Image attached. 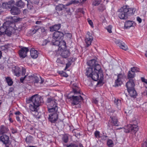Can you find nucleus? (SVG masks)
<instances>
[{
    "instance_id": "f257e3e1",
    "label": "nucleus",
    "mask_w": 147,
    "mask_h": 147,
    "mask_svg": "<svg viewBox=\"0 0 147 147\" xmlns=\"http://www.w3.org/2000/svg\"><path fill=\"white\" fill-rule=\"evenodd\" d=\"M90 67L87 68L85 74L89 77H90L95 81L99 80V76H102V70L100 65L94 59H92L87 62Z\"/></svg>"
},
{
    "instance_id": "f03ea898",
    "label": "nucleus",
    "mask_w": 147,
    "mask_h": 147,
    "mask_svg": "<svg viewBox=\"0 0 147 147\" xmlns=\"http://www.w3.org/2000/svg\"><path fill=\"white\" fill-rule=\"evenodd\" d=\"M43 100L40 96L37 94L32 96L26 99L27 104H29V109L32 112L37 111V108L40 105Z\"/></svg>"
},
{
    "instance_id": "7ed1b4c3",
    "label": "nucleus",
    "mask_w": 147,
    "mask_h": 147,
    "mask_svg": "<svg viewBox=\"0 0 147 147\" xmlns=\"http://www.w3.org/2000/svg\"><path fill=\"white\" fill-rule=\"evenodd\" d=\"M135 10V8L128 5H123L119 10L118 16L121 19L126 20L134 13Z\"/></svg>"
},
{
    "instance_id": "20e7f679",
    "label": "nucleus",
    "mask_w": 147,
    "mask_h": 147,
    "mask_svg": "<svg viewBox=\"0 0 147 147\" xmlns=\"http://www.w3.org/2000/svg\"><path fill=\"white\" fill-rule=\"evenodd\" d=\"M14 26L15 25L13 22L6 21L3 24V26L0 27V35L5 34L10 36L13 29V26Z\"/></svg>"
},
{
    "instance_id": "39448f33",
    "label": "nucleus",
    "mask_w": 147,
    "mask_h": 147,
    "mask_svg": "<svg viewBox=\"0 0 147 147\" xmlns=\"http://www.w3.org/2000/svg\"><path fill=\"white\" fill-rule=\"evenodd\" d=\"M133 123L128 124L122 128L125 133H131L132 134H135L139 129L138 123L136 120L133 121Z\"/></svg>"
},
{
    "instance_id": "423d86ee",
    "label": "nucleus",
    "mask_w": 147,
    "mask_h": 147,
    "mask_svg": "<svg viewBox=\"0 0 147 147\" xmlns=\"http://www.w3.org/2000/svg\"><path fill=\"white\" fill-rule=\"evenodd\" d=\"M134 82L132 80H130L126 83L125 86L129 96L131 97L135 98L137 96L136 91L134 88Z\"/></svg>"
},
{
    "instance_id": "0eeeda50",
    "label": "nucleus",
    "mask_w": 147,
    "mask_h": 147,
    "mask_svg": "<svg viewBox=\"0 0 147 147\" xmlns=\"http://www.w3.org/2000/svg\"><path fill=\"white\" fill-rule=\"evenodd\" d=\"M68 98L70 99L71 105L72 106L78 105L83 100V98L80 95L76 96L73 95L68 97Z\"/></svg>"
},
{
    "instance_id": "6e6552de",
    "label": "nucleus",
    "mask_w": 147,
    "mask_h": 147,
    "mask_svg": "<svg viewBox=\"0 0 147 147\" xmlns=\"http://www.w3.org/2000/svg\"><path fill=\"white\" fill-rule=\"evenodd\" d=\"M52 43L53 45H56L58 47V51L64 50L66 48L65 42L64 40H52Z\"/></svg>"
},
{
    "instance_id": "1a4fd4ad",
    "label": "nucleus",
    "mask_w": 147,
    "mask_h": 147,
    "mask_svg": "<svg viewBox=\"0 0 147 147\" xmlns=\"http://www.w3.org/2000/svg\"><path fill=\"white\" fill-rule=\"evenodd\" d=\"M0 141L5 145V147H13V146L10 142L9 137L6 135H0Z\"/></svg>"
},
{
    "instance_id": "9d476101",
    "label": "nucleus",
    "mask_w": 147,
    "mask_h": 147,
    "mask_svg": "<svg viewBox=\"0 0 147 147\" xmlns=\"http://www.w3.org/2000/svg\"><path fill=\"white\" fill-rule=\"evenodd\" d=\"M49 112L57 111L58 107L57 103L54 100H51L49 103L48 107Z\"/></svg>"
},
{
    "instance_id": "9b49d317",
    "label": "nucleus",
    "mask_w": 147,
    "mask_h": 147,
    "mask_svg": "<svg viewBox=\"0 0 147 147\" xmlns=\"http://www.w3.org/2000/svg\"><path fill=\"white\" fill-rule=\"evenodd\" d=\"M64 37V34L63 32L57 31L54 32L53 35V40L54 41H59L62 40Z\"/></svg>"
},
{
    "instance_id": "f8f14e48",
    "label": "nucleus",
    "mask_w": 147,
    "mask_h": 147,
    "mask_svg": "<svg viewBox=\"0 0 147 147\" xmlns=\"http://www.w3.org/2000/svg\"><path fill=\"white\" fill-rule=\"evenodd\" d=\"M57 111H53L49 112L50 114L48 118L49 121L52 123H53L56 122L58 118Z\"/></svg>"
},
{
    "instance_id": "ddd939ff",
    "label": "nucleus",
    "mask_w": 147,
    "mask_h": 147,
    "mask_svg": "<svg viewBox=\"0 0 147 147\" xmlns=\"http://www.w3.org/2000/svg\"><path fill=\"white\" fill-rule=\"evenodd\" d=\"M115 43L117 45L123 50L126 51L128 49V47L125 43L120 40H116Z\"/></svg>"
},
{
    "instance_id": "4468645a",
    "label": "nucleus",
    "mask_w": 147,
    "mask_h": 147,
    "mask_svg": "<svg viewBox=\"0 0 147 147\" xmlns=\"http://www.w3.org/2000/svg\"><path fill=\"white\" fill-rule=\"evenodd\" d=\"M109 122L112 126H118L119 125L118 119L116 116H111Z\"/></svg>"
},
{
    "instance_id": "2eb2a0df",
    "label": "nucleus",
    "mask_w": 147,
    "mask_h": 147,
    "mask_svg": "<svg viewBox=\"0 0 147 147\" xmlns=\"http://www.w3.org/2000/svg\"><path fill=\"white\" fill-rule=\"evenodd\" d=\"M124 77V75L122 74H119L117 75V78L115 80V86L118 87L122 84V80Z\"/></svg>"
},
{
    "instance_id": "dca6fc26",
    "label": "nucleus",
    "mask_w": 147,
    "mask_h": 147,
    "mask_svg": "<svg viewBox=\"0 0 147 147\" xmlns=\"http://www.w3.org/2000/svg\"><path fill=\"white\" fill-rule=\"evenodd\" d=\"M93 40V38L92 36L90 35V34H87L86 36L85 39V46L86 47H88L91 45V43Z\"/></svg>"
},
{
    "instance_id": "f3484780",
    "label": "nucleus",
    "mask_w": 147,
    "mask_h": 147,
    "mask_svg": "<svg viewBox=\"0 0 147 147\" xmlns=\"http://www.w3.org/2000/svg\"><path fill=\"white\" fill-rule=\"evenodd\" d=\"M15 2L13 0H11L8 2H5L3 3L2 7L7 9L11 8L15 4Z\"/></svg>"
},
{
    "instance_id": "a211bd4d",
    "label": "nucleus",
    "mask_w": 147,
    "mask_h": 147,
    "mask_svg": "<svg viewBox=\"0 0 147 147\" xmlns=\"http://www.w3.org/2000/svg\"><path fill=\"white\" fill-rule=\"evenodd\" d=\"M12 71L15 76L19 77L20 75L21 69L19 67L16 66L13 67Z\"/></svg>"
},
{
    "instance_id": "6ab92c4d",
    "label": "nucleus",
    "mask_w": 147,
    "mask_h": 147,
    "mask_svg": "<svg viewBox=\"0 0 147 147\" xmlns=\"http://www.w3.org/2000/svg\"><path fill=\"white\" fill-rule=\"evenodd\" d=\"M8 133H9V131L7 127L4 125H1L0 127V135Z\"/></svg>"
},
{
    "instance_id": "aec40b11",
    "label": "nucleus",
    "mask_w": 147,
    "mask_h": 147,
    "mask_svg": "<svg viewBox=\"0 0 147 147\" xmlns=\"http://www.w3.org/2000/svg\"><path fill=\"white\" fill-rule=\"evenodd\" d=\"M11 13L13 15H18L20 13V9L17 7L13 6L10 10Z\"/></svg>"
},
{
    "instance_id": "412c9836",
    "label": "nucleus",
    "mask_w": 147,
    "mask_h": 147,
    "mask_svg": "<svg viewBox=\"0 0 147 147\" xmlns=\"http://www.w3.org/2000/svg\"><path fill=\"white\" fill-rule=\"evenodd\" d=\"M72 88L74 95L80 94L79 88L78 87L76 83L73 84L72 86Z\"/></svg>"
},
{
    "instance_id": "4be33fe9",
    "label": "nucleus",
    "mask_w": 147,
    "mask_h": 147,
    "mask_svg": "<svg viewBox=\"0 0 147 147\" xmlns=\"http://www.w3.org/2000/svg\"><path fill=\"white\" fill-rule=\"evenodd\" d=\"M40 27L38 26H35L32 27L29 31V33L31 35H32L38 31Z\"/></svg>"
},
{
    "instance_id": "5701e85b",
    "label": "nucleus",
    "mask_w": 147,
    "mask_h": 147,
    "mask_svg": "<svg viewBox=\"0 0 147 147\" xmlns=\"http://www.w3.org/2000/svg\"><path fill=\"white\" fill-rule=\"evenodd\" d=\"M29 51L28 48L23 47L19 51V55H26L27 52Z\"/></svg>"
},
{
    "instance_id": "b1692460",
    "label": "nucleus",
    "mask_w": 147,
    "mask_h": 147,
    "mask_svg": "<svg viewBox=\"0 0 147 147\" xmlns=\"http://www.w3.org/2000/svg\"><path fill=\"white\" fill-rule=\"evenodd\" d=\"M61 27V26L60 24H55L53 26L50 27V31L51 32L57 31Z\"/></svg>"
},
{
    "instance_id": "393cba45",
    "label": "nucleus",
    "mask_w": 147,
    "mask_h": 147,
    "mask_svg": "<svg viewBox=\"0 0 147 147\" xmlns=\"http://www.w3.org/2000/svg\"><path fill=\"white\" fill-rule=\"evenodd\" d=\"M135 74L134 72L131 71H129L127 73V77L129 80H132L133 82H134V78L135 76Z\"/></svg>"
},
{
    "instance_id": "a878e982",
    "label": "nucleus",
    "mask_w": 147,
    "mask_h": 147,
    "mask_svg": "<svg viewBox=\"0 0 147 147\" xmlns=\"http://www.w3.org/2000/svg\"><path fill=\"white\" fill-rule=\"evenodd\" d=\"M61 56L62 57L57 59L56 62L59 64H63L65 63L64 58H66V56Z\"/></svg>"
},
{
    "instance_id": "bb28decb",
    "label": "nucleus",
    "mask_w": 147,
    "mask_h": 147,
    "mask_svg": "<svg viewBox=\"0 0 147 147\" xmlns=\"http://www.w3.org/2000/svg\"><path fill=\"white\" fill-rule=\"evenodd\" d=\"M133 22V21L130 20H127L126 21L124 25V27L125 28L128 29L131 27L132 26Z\"/></svg>"
},
{
    "instance_id": "cd10ccee",
    "label": "nucleus",
    "mask_w": 147,
    "mask_h": 147,
    "mask_svg": "<svg viewBox=\"0 0 147 147\" xmlns=\"http://www.w3.org/2000/svg\"><path fill=\"white\" fill-rule=\"evenodd\" d=\"M15 114L16 115V119L18 122H20V117L22 116V114L19 111H18L15 113Z\"/></svg>"
},
{
    "instance_id": "c85d7f7f",
    "label": "nucleus",
    "mask_w": 147,
    "mask_h": 147,
    "mask_svg": "<svg viewBox=\"0 0 147 147\" xmlns=\"http://www.w3.org/2000/svg\"><path fill=\"white\" fill-rule=\"evenodd\" d=\"M33 137L30 135L26 137V142L27 144L32 143L33 142Z\"/></svg>"
},
{
    "instance_id": "c756f323",
    "label": "nucleus",
    "mask_w": 147,
    "mask_h": 147,
    "mask_svg": "<svg viewBox=\"0 0 147 147\" xmlns=\"http://www.w3.org/2000/svg\"><path fill=\"white\" fill-rule=\"evenodd\" d=\"M66 59H67L68 62H70V63H71L76 60L75 58H74L72 57H71V56H66Z\"/></svg>"
},
{
    "instance_id": "7c9ffc66",
    "label": "nucleus",
    "mask_w": 147,
    "mask_h": 147,
    "mask_svg": "<svg viewBox=\"0 0 147 147\" xmlns=\"http://www.w3.org/2000/svg\"><path fill=\"white\" fill-rule=\"evenodd\" d=\"M69 140L68 136L67 134H65L63 135L62 138V140L65 143H67Z\"/></svg>"
},
{
    "instance_id": "2f4dec72",
    "label": "nucleus",
    "mask_w": 147,
    "mask_h": 147,
    "mask_svg": "<svg viewBox=\"0 0 147 147\" xmlns=\"http://www.w3.org/2000/svg\"><path fill=\"white\" fill-rule=\"evenodd\" d=\"M6 82L7 83L8 85L9 86H11L13 84V82L12 80L10 77H7L5 78Z\"/></svg>"
},
{
    "instance_id": "473e14b6",
    "label": "nucleus",
    "mask_w": 147,
    "mask_h": 147,
    "mask_svg": "<svg viewBox=\"0 0 147 147\" xmlns=\"http://www.w3.org/2000/svg\"><path fill=\"white\" fill-rule=\"evenodd\" d=\"M30 55H38L39 54L37 51L35 50L34 48L31 49L30 51Z\"/></svg>"
},
{
    "instance_id": "72a5a7b5",
    "label": "nucleus",
    "mask_w": 147,
    "mask_h": 147,
    "mask_svg": "<svg viewBox=\"0 0 147 147\" xmlns=\"http://www.w3.org/2000/svg\"><path fill=\"white\" fill-rule=\"evenodd\" d=\"M64 5L62 4H60L57 5L56 7L57 11H60L62 10L64 8Z\"/></svg>"
},
{
    "instance_id": "f704fd0d",
    "label": "nucleus",
    "mask_w": 147,
    "mask_h": 147,
    "mask_svg": "<svg viewBox=\"0 0 147 147\" xmlns=\"http://www.w3.org/2000/svg\"><path fill=\"white\" fill-rule=\"evenodd\" d=\"M16 5L19 7L22 8L24 7L25 6V3L22 0H20L17 2Z\"/></svg>"
},
{
    "instance_id": "c9c22d12",
    "label": "nucleus",
    "mask_w": 147,
    "mask_h": 147,
    "mask_svg": "<svg viewBox=\"0 0 147 147\" xmlns=\"http://www.w3.org/2000/svg\"><path fill=\"white\" fill-rule=\"evenodd\" d=\"M61 52L60 55H69L70 54V51L68 50H65L61 51Z\"/></svg>"
},
{
    "instance_id": "e433bc0d",
    "label": "nucleus",
    "mask_w": 147,
    "mask_h": 147,
    "mask_svg": "<svg viewBox=\"0 0 147 147\" xmlns=\"http://www.w3.org/2000/svg\"><path fill=\"white\" fill-rule=\"evenodd\" d=\"M114 103L117 106V107L119 109L118 107L120 106L121 104V101L120 100L115 99L114 100Z\"/></svg>"
},
{
    "instance_id": "4c0bfd02",
    "label": "nucleus",
    "mask_w": 147,
    "mask_h": 147,
    "mask_svg": "<svg viewBox=\"0 0 147 147\" xmlns=\"http://www.w3.org/2000/svg\"><path fill=\"white\" fill-rule=\"evenodd\" d=\"M101 0H93L92 5L94 6L98 5L101 3Z\"/></svg>"
},
{
    "instance_id": "58836bf2",
    "label": "nucleus",
    "mask_w": 147,
    "mask_h": 147,
    "mask_svg": "<svg viewBox=\"0 0 147 147\" xmlns=\"http://www.w3.org/2000/svg\"><path fill=\"white\" fill-rule=\"evenodd\" d=\"M107 145L109 147H112L113 146V141L111 139H108L107 142Z\"/></svg>"
},
{
    "instance_id": "ea45409f",
    "label": "nucleus",
    "mask_w": 147,
    "mask_h": 147,
    "mask_svg": "<svg viewBox=\"0 0 147 147\" xmlns=\"http://www.w3.org/2000/svg\"><path fill=\"white\" fill-rule=\"evenodd\" d=\"M33 80L34 84L39 82V78L38 77L36 76H35L33 78Z\"/></svg>"
},
{
    "instance_id": "a19ab883",
    "label": "nucleus",
    "mask_w": 147,
    "mask_h": 147,
    "mask_svg": "<svg viewBox=\"0 0 147 147\" xmlns=\"http://www.w3.org/2000/svg\"><path fill=\"white\" fill-rule=\"evenodd\" d=\"M94 136L96 138H100L101 137L100 136V133L99 131H96L94 133Z\"/></svg>"
},
{
    "instance_id": "79ce46f5",
    "label": "nucleus",
    "mask_w": 147,
    "mask_h": 147,
    "mask_svg": "<svg viewBox=\"0 0 147 147\" xmlns=\"http://www.w3.org/2000/svg\"><path fill=\"white\" fill-rule=\"evenodd\" d=\"M139 69L136 67H133L131 68V71L133 72H134V73H135V72L139 71Z\"/></svg>"
},
{
    "instance_id": "37998d69",
    "label": "nucleus",
    "mask_w": 147,
    "mask_h": 147,
    "mask_svg": "<svg viewBox=\"0 0 147 147\" xmlns=\"http://www.w3.org/2000/svg\"><path fill=\"white\" fill-rule=\"evenodd\" d=\"M61 72L59 73L61 74V76L66 78L68 76V75L66 73L63 71H61Z\"/></svg>"
},
{
    "instance_id": "c03bdc74",
    "label": "nucleus",
    "mask_w": 147,
    "mask_h": 147,
    "mask_svg": "<svg viewBox=\"0 0 147 147\" xmlns=\"http://www.w3.org/2000/svg\"><path fill=\"white\" fill-rule=\"evenodd\" d=\"M67 147H79V146L78 144L71 143L67 145Z\"/></svg>"
},
{
    "instance_id": "a18cd8bd",
    "label": "nucleus",
    "mask_w": 147,
    "mask_h": 147,
    "mask_svg": "<svg viewBox=\"0 0 147 147\" xmlns=\"http://www.w3.org/2000/svg\"><path fill=\"white\" fill-rule=\"evenodd\" d=\"M11 130L12 133L13 134L16 133L17 132V129L16 128L11 127Z\"/></svg>"
},
{
    "instance_id": "49530a36",
    "label": "nucleus",
    "mask_w": 147,
    "mask_h": 147,
    "mask_svg": "<svg viewBox=\"0 0 147 147\" xmlns=\"http://www.w3.org/2000/svg\"><path fill=\"white\" fill-rule=\"evenodd\" d=\"M112 26L111 25H109L107 28V30L108 32L109 33L112 32Z\"/></svg>"
},
{
    "instance_id": "de8ad7c7",
    "label": "nucleus",
    "mask_w": 147,
    "mask_h": 147,
    "mask_svg": "<svg viewBox=\"0 0 147 147\" xmlns=\"http://www.w3.org/2000/svg\"><path fill=\"white\" fill-rule=\"evenodd\" d=\"M72 64L71 63L69 62H68L66 64V66L65 68V69H64V70H66Z\"/></svg>"
},
{
    "instance_id": "09e8293b",
    "label": "nucleus",
    "mask_w": 147,
    "mask_h": 147,
    "mask_svg": "<svg viewBox=\"0 0 147 147\" xmlns=\"http://www.w3.org/2000/svg\"><path fill=\"white\" fill-rule=\"evenodd\" d=\"M103 74H102V77H100L99 76V78H100V80H99V81L98 82L97 84H102V80L103 78Z\"/></svg>"
},
{
    "instance_id": "8fccbe9b",
    "label": "nucleus",
    "mask_w": 147,
    "mask_h": 147,
    "mask_svg": "<svg viewBox=\"0 0 147 147\" xmlns=\"http://www.w3.org/2000/svg\"><path fill=\"white\" fill-rule=\"evenodd\" d=\"M80 2L79 1L77 0H71V4H78Z\"/></svg>"
},
{
    "instance_id": "3c124183",
    "label": "nucleus",
    "mask_w": 147,
    "mask_h": 147,
    "mask_svg": "<svg viewBox=\"0 0 147 147\" xmlns=\"http://www.w3.org/2000/svg\"><path fill=\"white\" fill-rule=\"evenodd\" d=\"M78 12L81 13L83 14H84L85 13L84 11V9L83 8H79L78 9Z\"/></svg>"
},
{
    "instance_id": "603ef678",
    "label": "nucleus",
    "mask_w": 147,
    "mask_h": 147,
    "mask_svg": "<svg viewBox=\"0 0 147 147\" xmlns=\"http://www.w3.org/2000/svg\"><path fill=\"white\" fill-rule=\"evenodd\" d=\"M26 69L25 68L22 67V75L23 76L25 75L26 74Z\"/></svg>"
},
{
    "instance_id": "864d4df0",
    "label": "nucleus",
    "mask_w": 147,
    "mask_h": 147,
    "mask_svg": "<svg viewBox=\"0 0 147 147\" xmlns=\"http://www.w3.org/2000/svg\"><path fill=\"white\" fill-rule=\"evenodd\" d=\"M12 113H10L9 115V118L8 119L10 123H12L13 122V119L10 117V115H12Z\"/></svg>"
},
{
    "instance_id": "5fc2aeb1",
    "label": "nucleus",
    "mask_w": 147,
    "mask_h": 147,
    "mask_svg": "<svg viewBox=\"0 0 147 147\" xmlns=\"http://www.w3.org/2000/svg\"><path fill=\"white\" fill-rule=\"evenodd\" d=\"M141 80L142 82H144V83L147 84V79H145L144 77H142V78H141Z\"/></svg>"
},
{
    "instance_id": "6e6d98bb",
    "label": "nucleus",
    "mask_w": 147,
    "mask_h": 147,
    "mask_svg": "<svg viewBox=\"0 0 147 147\" xmlns=\"http://www.w3.org/2000/svg\"><path fill=\"white\" fill-rule=\"evenodd\" d=\"M26 77V76H25L24 77H21L20 79V82L22 83H23L24 80H25Z\"/></svg>"
},
{
    "instance_id": "4d7b16f0",
    "label": "nucleus",
    "mask_w": 147,
    "mask_h": 147,
    "mask_svg": "<svg viewBox=\"0 0 147 147\" xmlns=\"http://www.w3.org/2000/svg\"><path fill=\"white\" fill-rule=\"evenodd\" d=\"M48 42V40H45L43 41L42 43V45L43 46L45 45H46L47 43Z\"/></svg>"
},
{
    "instance_id": "13d9d810",
    "label": "nucleus",
    "mask_w": 147,
    "mask_h": 147,
    "mask_svg": "<svg viewBox=\"0 0 147 147\" xmlns=\"http://www.w3.org/2000/svg\"><path fill=\"white\" fill-rule=\"evenodd\" d=\"M141 147H147V140L144 142Z\"/></svg>"
},
{
    "instance_id": "bf43d9fd",
    "label": "nucleus",
    "mask_w": 147,
    "mask_h": 147,
    "mask_svg": "<svg viewBox=\"0 0 147 147\" xmlns=\"http://www.w3.org/2000/svg\"><path fill=\"white\" fill-rule=\"evenodd\" d=\"M88 22L89 24L90 25L91 27H93V23L92 22V21L91 20H88Z\"/></svg>"
},
{
    "instance_id": "052dcab7",
    "label": "nucleus",
    "mask_w": 147,
    "mask_h": 147,
    "mask_svg": "<svg viewBox=\"0 0 147 147\" xmlns=\"http://www.w3.org/2000/svg\"><path fill=\"white\" fill-rule=\"evenodd\" d=\"M27 7L28 9L30 10H31L33 8V7L32 5L28 4H27Z\"/></svg>"
},
{
    "instance_id": "680f3d73",
    "label": "nucleus",
    "mask_w": 147,
    "mask_h": 147,
    "mask_svg": "<svg viewBox=\"0 0 147 147\" xmlns=\"http://www.w3.org/2000/svg\"><path fill=\"white\" fill-rule=\"evenodd\" d=\"M108 137V136L106 135H104L102 136H101V139L104 140H105Z\"/></svg>"
},
{
    "instance_id": "e2e57ef3",
    "label": "nucleus",
    "mask_w": 147,
    "mask_h": 147,
    "mask_svg": "<svg viewBox=\"0 0 147 147\" xmlns=\"http://www.w3.org/2000/svg\"><path fill=\"white\" fill-rule=\"evenodd\" d=\"M137 20L139 23H141L142 21V19L139 17H137Z\"/></svg>"
},
{
    "instance_id": "0e129e2a",
    "label": "nucleus",
    "mask_w": 147,
    "mask_h": 147,
    "mask_svg": "<svg viewBox=\"0 0 147 147\" xmlns=\"http://www.w3.org/2000/svg\"><path fill=\"white\" fill-rule=\"evenodd\" d=\"M28 12V11L27 9H25L23 11V14H26Z\"/></svg>"
},
{
    "instance_id": "69168bd1",
    "label": "nucleus",
    "mask_w": 147,
    "mask_h": 147,
    "mask_svg": "<svg viewBox=\"0 0 147 147\" xmlns=\"http://www.w3.org/2000/svg\"><path fill=\"white\" fill-rule=\"evenodd\" d=\"M40 78L41 80L40 82H39V83L40 84H42L44 82V80L42 79L40 76Z\"/></svg>"
},
{
    "instance_id": "338daca9",
    "label": "nucleus",
    "mask_w": 147,
    "mask_h": 147,
    "mask_svg": "<svg viewBox=\"0 0 147 147\" xmlns=\"http://www.w3.org/2000/svg\"><path fill=\"white\" fill-rule=\"evenodd\" d=\"M38 56H31V57L33 59H36L37 58Z\"/></svg>"
},
{
    "instance_id": "774afa93",
    "label": "nucleus",
    "mask_w": 147,
    "mask_h": 147,
    "mask_svg": "<svg viewBox=\"0 0 147 147\" xmlns=\"http://www.w3.org/2000/svg\"><path fill=\"white\" fill-rule=\"evenodd\" d=\"M94 102V103L95 104H97L98 103V101L96 99L94 100H93Z\"/></svg>"
}]
</instances>
